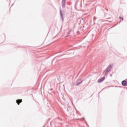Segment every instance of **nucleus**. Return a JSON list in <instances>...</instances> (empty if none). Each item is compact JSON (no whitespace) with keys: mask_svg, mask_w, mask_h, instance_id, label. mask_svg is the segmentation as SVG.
<instances>
[{"mask_svg":"<svg viewBox=\"0 0 127 127\" xmlns=\"http://www.w3.org/2000/svg\"><path fill=\"white\" fill-rule=\"evenodd\" d=\"M122 84L123 86H124L125 87H127V79H125V80L123 81L122 82Z\"/></svg>","mask_w":127,"mask_h":127,"instance_id":"1","label":"nucleus"},{"mask_svg":"<svg viewBox=\"0 0 127 127\" xmlns=\"http://www.w3.org/2000/svg\"><path fill=\"white\" fill-rule=\"evenodd\" d=\"M113 66H114V65H113V64H110V65L108 66L107 69L108 71H111V69H112V68H113Z\"/></svg>","mask_w":127,"mask_h":127,"instance_id":"2","label":"nucleus"},{"mask_svg":"<svg viewBox=\"0 0 127 127\" xmlns=\"http://www.w3.org/2000/svg\"><path fill=\"white\" fill-rule=\"evenodd\" d=\"M104 80H105V77H103L99 79L98 80V83H102V82H103V81H104Z\"/></svg>","mask_w":127,"mask_h":127,"instance_id":"3","label":"nucleus"},{"mask_svg":"<svg viewBox=\"0 0 127 127\" xmlns=\"http://www.w3.org/2000/svg\"><path fill=\"white\" fill-rule=\"evenodd\" d=\"M22 102V99H18L16 100V103L18 105H19V104L20 103H21Z\"/></svg>","mask_w":127,"mask_h":127,"instance_id":"4","label":"nucleus"},{"mask_svg":"<svg viewBox=\"0 0 127 127\" xmlns=\"http://www.w3.org/2000/svg\"><path fill=\"white\" fill-rule=\"evenodd\" d=\"M109 72H110V71L108 70L107 69L104 71V73H105V75H108V73H109Z\"/></svg>","mask_w":127,"mask_h":127,"instance_id":"5","label":"nucleus"},{"mask_svg":"<svg viewBox=\"0 0 127 127\" xmlns=\"http://www.w3.org/2000/svg\"><path fill=\"white\" fill-rule=\"evenodd\" d=\"M70 32H71V30H69V31L68 32V34H70Z\"/></svg>","mask_w":127,"mask_h":127,"instance_id":"6","label":"nucleus"},{"mask_svg":"<svg viewBox=\"0 0 127 127\" xmlns=\"http://www.w3.org/2000/svg\"><path fill=\"white\" fill-rule=\"evenodd\" d=\"M119 18H120L121 19H122V17H120Z\"/></svg>","mask_w":127,"mask_h":127,"instance_id":"7","label":"nucleus"},{"mask_svg":"<svg viewBox=\"0 0 127 127\" xmlns=\"http://www.w3.org/2000/svg\"><path fill=\"white\" fill-rule=\"evenodd\" d=\"M122 20H124V18H122Z\"/></svg>","mask_w":127,"mask_h":127,"instance_id":"8","label":"nucleus"}]
</instances>
